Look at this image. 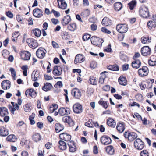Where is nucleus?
Masks as SVG:
<instances>
[{"mask_svg": "<svg viewBox=\"0 0 156 156\" xmlns=\"http://www.w3.org/2000/svg\"><path fill=\"white\" fill-rule=\"evenodd\" d=\"M90 40L93 44L99 47L102 46V44L104 42V40L102 38L94 36H93L91 38Z\"/></svg>", "mask_w": 156, "mask_h": 156, "instance_id": "nucleus-1", "label": "nucleus"}, {"mask_svg": "<svg viewBox=\"0 0 156 156\" xmlns=\"http://www.w3.org/2000/svg\"><path fill=\"white\" fill-rule=\"evenodd\" d=\"M116 29L120 33H125L128 30V25L126 24H119L117 25Z\"/></svg>", "mask_w": 156, "mask_h": 156, "instance_id": "nucleus-2", "label": "nucleus"}, {"mask_svg": "<svg viewBox=\"0 0 156 156\" xmlns=\"http://www.w3.org/2000/svg\"><path fill=\"white\" fill-rule=\"evenodd\" d=\"M140 16L147 18L149 17V12L147 7L143 6L140 9Z\"/></svg>", "mask_w": 156, "mask_h": 156, "instance_id": "nucleus-3", "label": "nucleus"}, {"mask_svg": "<svg viewBox=\"0 0 156 156\" xmlns=\"http://www.w3.org/2000/svg\"><path fill=\"white\" fill-rule=\"evenodd\" d=\"M101 143L103 145H107L112 143V140L108 136L106 135L102 136L100 138Z\"/></svg>", "mask_w": 156, "mask_h": 156, "instance_id": "nucleus-4", "label": "nucleus"}, {"mask_svg": "<svg viewBox=\"0 0 156 156\" xmlns=\"http://www.w3.org/2000/svg\"><path fill=\"white\" fill-rule=\"evenodd\" d=\"M136 148L138 150H142L144 147V143L139 138H137L134 142Z\"/></svg>", "mask_w": 156, "mask_h": 156, "instance_id": "nucleus-5", "label": "nucleus"}, {"mask_svg": "<svg viewBox=\"0 0 156 156\" xmlns=\"http://www.w3.org/2000/svg\"><path fill=\"white\" fill-rule=\"evenodd\" d=\"M73 109L75 113H81L83 110L82 106L79 103H76L73 106Z\"/></svg>", "mask_w": 156, "mask_h": 156, "instance_id": "nucleus-6", "label": "nucleus"}, {"mask_svg": "<svg viewBox=\"0 0 156 156\" xmlns=\"http://www.w3.org/2000/svg\"><path fill=\"white\" fill-rule=\"evenodd\" d=\"M26 42L28 45L33 49H34L38 46L37 41L33 38H28L26 40Z\"/></svg>", "mask_w": 156, "mask_h": 156, "instance_id": "nucleus-7", "label": "nucleus"}, {"mask_svg": "<svg viewBox=\"0 0 156 156\" xmlns=\"http://www.w3.org/2000/svg\"><path fill=\"white\" fill-rule=\"evenodd\" d=\"M138 73L141 77L146 76L148 74V68L146 66H143L141 69L138 70Z\"/></svg>", "mask_w": 156, "mask_h": 156, "instance_id": "nucleus-8", "label": "nucleus"}, {"mask_svg": "<svg viewBox=\"0 0 156 156\" xmlns=\"http://www.w3.org/2000/svg\"><path fill=\"white\" fill-rule=\"evenodd\" d=\"M71 94L75 98L77 99H79L81 95V90L76 88H74L72 90Z\"/></svg>", "mask_w": 156, "mask_h": 156, "instance_id": "nucleus-9", "label": "nucleus"}, {"mask_svg": "<svg viewBox=\"0 0 156 156\" xmlns=\"http://www.w3.org/2000/svg\"><path fill=\"white\" fill-rule=\"evenodd\" d=\"M46 51L42 48H39L37 51L36 54L37 57L39 58H43L45 56Z\"/></svg>", "mask_w": 156, "mask_h": 156, "instance_id": "nucleus-10", "label": "nucleus"}, {"mask_svg": "<svg viewBox=\"0 0 156 156\" xmlns=\"http://www.w3.org/2000/svg\"><path fill=\"white\" fill-rule=\"evenodd\" d=\"M151 50L148 46H145L142 48L141 50V53L143 56H147L150 55Z\"/></svg>", "mask_w": 156, "mask_h": 156, "instance_id": "nucleus-11", "label": "nucleus"}, {"mask_svg": "<svg viewBox=\"0 0 156 156\" xmlns=\"http://www.w3.org/2000/svg\"><path fill=\"white\" fill-rule=\"evenodd\" d=\"M33 14L36 17L40 18L43 15V13L41 10L37 8L33 10Z\"/></svg>", "mask_w": 156, "mask_h": 156, "instance_id": "nucleus-12", "label": "nucleus"}, {"mask_svg": "<svg viewBox=\"0 0 156 156\" xmlns=\"http://www.w3.org/2000/svg\"><path fill=\"white\" fill-rule=\"evenodd\" d=\"M29 94L30 96L33 98H35L37 95V93L35 90L33 88L28 89L25 92V95L27 96Z\"/></svg>", "mask_w": 156, "mask_h": 156, "instance_id": "nucleus-13", "label": "nucleus"}, {"mask_svg": "<svg viewBox=\"0 0 156 156\" xmlns=\"http://www.w3.org/2000/svg\"><path fill=\"white\" fill-rule=\"evenodd\" d=\"M31 54L27 51H24L21 54V57L22 59L24 60H28L30 59Z\"/></svg>", "mask_w": 156, "mask_h": 156, "instance_id": "nucleus-14", "label": "nucleus"}, {"mask_svg": "<svg viewBox=\"0 0 156 156\" xmlns=\"http://www.w3.org/2000/svg\"><path fill=\"white\" fill-rule=\"evenodd\" d=\"M85 59L83 56L81 54L77 55L74 60V63L77 64L78 63H81Z\"/></svg>", "mask_w": 156, "mask_h": 156, "instance_id": "nucleus-15", "label": "nucleus"}, {"mask_svg": "<svg viewBox=\"0 0 156 156\" xmlns=\"http://www.w3.org/2000/svg\"><path fill=\"white\" fill-rule=\"evenodd\" d=\"M2 88L5 90L9 89L10 86V83L8 80L3 81L1 83Z\"/></svg>", "mask_w": 156, "mask_h": 156, "instance_id": "nucleus-16", "label": "nucleus"}, {"mask_svg": "<svg viewBox=\"0 0 156 156\" xmlns=\"http://www.w3.org/2000/svg\"><path fill=\"white\" fill-rule=\"evenodd\" d=\"M76 150V146L73 141L69 140V150L72 152H74Z\"/></svg>", "mask_w": 156, "mask_h": 156, "instance_id": "nucleus-17", "label": "nucleus"}, {"mask_svg": "<svg viewBox=\"0 0 156 156\" xmlns=\"http://www.w3.org/2000/svg\"><path fill=\"white\" fill-rule=\"evenodd\" d=\"M57 1L58 3V5L60 8L64 9L67 8V5L65 1L63 0H57Z\"/></svg>", "mask_w": 156, "mask_h": 156, "instance_id": "nucleus-18", "label": "nucleus"}, {"mask_svg": "<svg viewBox=\"0 0 156 156\" xmlns=\"http://www.w3.org/2000/svg\"><path fill=\"white\" fill-rule=\"evenodd\" d=\"M141 65V62L138 59H134V60L132 63V67L136 69L139 68L140 66Z\"/></svg>", "mask_w": 156, "mask_h": 156, "instance_id": "nucleus-19", "label": "nucleus"}, {"mask_svg": "<svg viewBox=\"0 0 156 156\" xmlns=\"http://www.w3.org/2000/svg\"><path fill=\"white\" fill-rule=\"evenodd\" d=\"M116 129L119 133H122L125 130V127L123 123L122 122H119L117 125Z\"/></svg>", "mask_w": 156, "mask_h": 156, "instance_id": "nucleus-20", "label": "nucleus"}, {"mask_svg": "<svg viewBox=\"0 0 156 156\" xmlns=\"http://www.w3.org/2000/svg\"><path fill=\"white\" fill-rule=\"evenodd\" d=\"M147 25L150 29L154 28L156 26V20L153 19L150 21L147 22Z\"/></svg>", "mask_w": 156, "mask_h": 156, "instance_id": "nucleus-21", "label": "nucleus"}, {"mask_svg": "<svg viewBox=\"0 0 156 156\" xmlns=\"http://www.w3.org/2000/svg\"><path fill=\"white\" fill-rule=\"evenodd\" d=\"M9 114L8 109L5 107H0V115L2 117H4L7 115Z\"/></svg>", "mask_w": 156, "mask_h": 156, "instance_id": "nucleus-22", "label": "nucleus"}, {"mask_svg": "<svg viewBox=\"0 0 156 156\" xmlns=\"http://www.w3.org/2000/svg\"><path fill=\"white\" fill-rule=\"evenodd\" d=\"M137 137V134L135 133L132 132L129 133L128 136H127L129 141H132L136 138Z\"/></svg>", "mask_w": 156, "mask_h": 156, "instance_id": "nucleus-23", "label": "nucleus"}, {"mask_svg": "<svg viewBox=\"0 0 156 156\" xmlns=\"http://www.w3.org/2000/svg\"><path fill=\"white\" fill-rule=\"evenodd\" d=\"M9 134L8 130L5 128L2 127L0 129V136H5Z\"/></svg>", "mask_w": 156, "mask_h": 156, "instance_id": "nucleus-24", "label": "nucleus"}, {"mask_svg": "<svg viewBox=\"0 0 156 156\" xmlns=\"http://www.w3.org/2000/svg\"><path fill=\"white\" fill-rule=\"evenodd\" d=\"M149 65L151 66H153L156 65V57L152 55L151 57L150 60L148 61Z\"/></svg>", "mask_w": 156, "mask_h": 156, "instance_id": "nucleus-25", "label": "nucleus"}, {"mask_svg": "<svg viewBox=\"0 0 156 156\" xmlns=\"http://www.w3.org/2000/svg\"><path fill=\"white\" fill-rule=\"evenodd\" d=\"M107 124L109 126L115 127L116 125L115 121L111 118H109L107 121Z\"/></svg>", "mask_w": 156, "mask_h": 156, "instance_id": "nucleus-26", "label": "nucleus"}, {"mask_svg": "<svg viewBox=\"0 0 156 156\" xmlns=\"http://www.w3.org/2000/svg\"><path fill=\"white\" fill-rule=\"evenodd\" d=\"M99 105H101L105 109L107 108L108 107V104L107 101H105L103 100L102 98H101L98 102Z\"/></svg>", "mask_w": 156, "mask_h": 156, "instance_id": "nucleus-27", "label": "nucleus"}, {"mask_svg": "<svg viewBox=\"0 0 156 156\" xmlns=\"http://www.w3.org/2000/svg\"><path fill=\"white\" fill-rule=\"evenodd\" d=\"M53 73L54 75L56 76H59L62 74L61 71L58 69V67L57 66H54L53 70Z\"/></svg>", "mask_w": 156, "mask_h": 156, "instance_id": "nucleus-28", "label": "nucleus"}, {"mask_svg": "<svg viewBox=\"0 0 156 156\" xmlns=\"http://www.w3.org/2000/svg\"><path fill=\"white\" fill-rule=\"evenodd\" d=\"M55 128L56 132L58 133L63 130L64 127L60 124L57 123L55 126Z\"/></svg>", "mask_w": 156, "mask_h": 156, "instance_id": "nucleus-29", "label": "nucleus"}, {"mask_svg": "<svg viewBox=\"0 0 156 156\" xmlns=\"http://www.w3.org/2000/svg\"><path fill=\"white\" fill-rule=\"evenodd\" d=\"M59 148L60 149L64 150L66 149L67 145L66 143L63 141L60 140L59 141Z\"/></svg>", "mask_w": 156, "mask_h": 156, "instance_id": "nucleus-30", "label": "nucleus"}, {"mask_svg": "<svg viewBox=\"0 0 156 156\" xmlns=\"http://www.w3.org/2000/svg\"><path fill=\"white\" fill-rule=\"evenodd\" d=\"M52 87V86L51 83H45L44 86L42 87V89L44 91H47L50 90Z\"/></svg>", "mask_w": 156, "mask_h": 156, "instance_id": "nucleus-31", "label": "nucleus"}, {"mask_svg": "<svg viewBox=\"0 0 156 156\" xmlns=\"http://www.w3.org/2000/svg\"><path fill=\"white\" fill-rule=\"evenodd\" d=\"M106 151L109 154L112 155L114 154L113 147L111 145L108 146L105 148Z\"/></svg>", "mask_w": 156, "mask_h": 156, "instance_id": "nucleus-32", "label": "nucleus"}, {"mask_svg": "<svg viewBox=\"0 0 156 156\" xmlns=\"http://www.w3.org/2000/svg\"><path fill=\"white\" fill-rule=\"evenodd\" d=\"M6 139L8 141L14 142L16 140L17 138L14 135L11 134L9 135Z\"/></svg>", "mask_w": 156, "mask_h": 156, "instance_id": "nucleus-33", "label": "nucleus"}, {"mask_svg": "<svg viewBox=\"0 0 156 156\" xmlns=\"http://www.w3.org/2000/svg\"><path fill=\"white\" fill-rule=\"evenodd\" d=\"M122 5L120 2H117L114 4V9L116 11H119L122 9Z\"/></svg>", "mask_w": 156, "mask_h": 156, "instance_id": "nucleus-34", "label": "nucleus"}, {"mask_svg": "<svg viewBox=\"0 0 156 156\" xmlns=\"http://www.w3.org/2000/svg\"><path fill=\"white\" fill-rule=\"evenodd\" d=\"M119 84L125 86L126 84V80L124 77L121 76L118 79Z\"/></svg>", "mask_w": 156, "mask_h": 156, "instance_id": "nucleus-35", "label": "nucleus"}, {"mask_svg": "<svg viewBox=\"0 0 156 156\" xmlns=\"http://www.w3.org/2000/svg\"><path fill=\"white\" fill-rule=\"evenodd\" d=\"M32 138L34 141L37 142L41 140V136L39 133H36L33 136Z\"/></svg>", "mask_w": 156, "mask_h": 156, "instance_id": "nucleus-36", "label": "nucleus"}, {"mask_svg": "<svg viewBox=\"0 0 156 156\" xmlns=\"http://www.w3.org/2000/svg\"><path fill=\"white\" fill-rule=\"evenodd\" d=\"M101 23L105 26H107L110 23L109 19L107 17H105L103 19Z\"/></svg>", "mask_w": 156, "mask_h": 156, "instance_id": "nucleus-37", "label": "nucleus"}, {"mask_svg": "<svg viewBox=\"0 0 156 156\" xmlns=\"http://www.w3.org/2000/svg\"><path fill=\"white\" fill-rule=\"evenodd\" d=\"M67 108H61L59 110V113L62 116L66 115L67 113Z\"/></svg>", "mask_w": 156, "mask_h": 156, "instance_id": "nucleus-38", "label": "nucleus"}, {"mask_svg": "<svg viewBox=\"0 0 156 156\" xmlns=\"http://www.w3.org/2000/svg\"><path fill=\"white\" fill-rule=\"evenodd\" d=\"M107 68L109 70L114 71H117L119 69L118 66L116 65L109 66H108Z\"/></svg>", "mask_w": 156, "mask_h": 156, "instance_id": "nucleus-39", "label": "nucleus"}, {"mask_svg": "<svg viewBox=\"0 0 156 156\" xmlns=\"http://www.w3.org/2000/svg\"><path fill=\"white\" fill-rule=\"evenodd\" d=\"M136 2L135 0H133L128 3L129 7L131 10H133V8L136 5Z\"/></svg>", "mask_w": 156, "mask_h": 156, "instance_id": "nucleus-40", "label": "nucleus"}, {"mask_svg": "<svg viewBox=\"0 0 156 156\" xmlns=\"http://www.w3.org/2000/svg\"><path fill=\"white\" fill-rule=\"evenodd\" d=\"M89 82L90 84L94 85H97L98 84L95 78L92 76L90 77Z\"/></svg>", "mask_w": 156, "mask_h": 156, "instance_id": "nucleus-41", "label": "nucleus"}, {"mask_svg": "<svg viewBox=\"0 0 156 156\" xmlns=\"http://www.w3.org/2000/svg\"><path fill=\"white\" fill-rule=\"evenodd\" d=\"M60 139L66 141H68V135L67 134L62 133L59 135Z\"/></svg>", "mask_w": 156, "mask_h": 156, "instance_id": "nucleus-42", "label": "nucleus"}, {"mask_svg": "<svg viewBox=\"0 0 156 156\" xmlns=\"http://www.w3.org/2000/svg\"><path fill=\"white\" fill-rule=\"evenodd\" d=\"M32 32L35 35L38 37L40 36L41 34V33L40 30L38 29H35L32 30Z\"/></svg>", "mask_w": 156, "mask_h": 156, "instance_id": "nucleus-43", "label": "nucleus"}, {"mask_svg": "<svg viewBox=\"0 0 156 156\" xmlns=\"http://www.w3.org/2000/svg\"><path fill=\"white\" fill-rule=\"evenodd\" d=\"M62 23L63 26H66L68 24V15L64 17L62 19Z\"/></svg>", "mask_w": 156, "mask_h": 156, "instance_id": "nucleus-44", "label": "nucleus"}, {"mask_svg": "<svg viewBox=\"0 0 156 156\" xmlns=\"http://www.w3.org/2000/svg\"><path fill=\"white\" fill-rule=\"evenodd\" d=\"M141 42L143 44H145L147 43H150L151 42V39H149L148 37H142L141 38Z\"/></svg>", "mask_w": 156, "mask_h": 156, "instance_id": "nucleus-45", "label": "nucleus"}, {"mask_svg": "<svg viewBox=\"0 0 156 156\" xmlns=\"http://www.w3.org/2000/svg\"><path fill=\"white\" fill-rule=\"evenodd\" d=\"M22 69L23 70V74L25 76H27V72L28 69V66L27 65H24L22 66L21 67Z\"/></svg>", "mask_w": 156, "mask_h": 156, "instance_id": "nucleus-46", "label": "nucleus"}, {"mask_svg": "<svg viewBox=\"0 0 156 156\" xmlns=\"http://www.w3.org/2000/svg\"><path fill=\"white\" fill-rule=\"evenodd\" d=\"M39 77V73L38 71H36L34 76V77L33 75H32V80L33 81H36L38 79V78Z\"/></svg>", "mask_w": 156, "mask_h": 156, "instance_id": "nucleus-47", "label": "nucleus"}, {"mask_svg": "<svg viewBox=\"0 0 156 156\" xmlns=\"http://www.w3.org/2000/svg\"><path fill=\"white\" fill-rule=\"evenodd\" d=\"M76 28V26L75 23L71 24L69 25V30L71 31H74Z\"/></svg>", "mask_w": 156, "mask_h": 156, "instance_id": "nucleus-48", "label": "nucleus"}, {"mask_svg": "<svg viewBox=\"0 0 156 156\" xmlns=\"http://www.w3.org/2000/svg\"><path fill=\"white\" fill-rule=\"evenodd\" d=\"M85 125L88 127H93L92 119H90L87 122L85 123Z\"/></svg>", "mask_w": 156, "mask_h": 156, "instance_id": "nucleus-49", "label": "nucleus"}, {"mask_svg": "<svg viewBox=\"0 0 156 156\" xmlns=\"http://www.w3.org/2000/svg\"><path fill=\"white\" fill-rule=\"evenodd\" d=\"M97 65V63L96 62L94 61H92L90 63V67L93 69L95 68Z\"/></svg>", "mask_w": 156, "mask_h": 156, "instance_id": "nucleus-50", "label": "nucleus"}, {"mask_svg": "<svg viewBox=\"0 0 156 156\" xmlns=\"http://www.w3.org/2000/svg\"><path fill=\"white\" fill-rule=\"evenodd\" d=\"M90 37V35L87 34H85L83 36L82 38L83 41H86L89 39Z\"/></svg>", "mask_w": 156, "mask_h": 156, "instance_id": "nucleus-51", "label": "nucleus"}, {"mask_svg": "<svg viewBox=\"0 0 156 156\" xmlns=\"http://www.w3.org/2000/svg\"><path fill=\"white\" fill-rule=\"evenodd\" d=\"M51 13H53L54 16L56 17H58L60 16V12L54 9H52L51 11Z\"/></svg>", "mask_w": 156, "mask_h": 156, "instance_id": "nucleus-52", "label": "nucleus"}, {"mask_svg": "<svg viewBox=\"0 0 156 156\" xmlns=\"http://www.w3.org/2000/svg\"><path fill=\"white\" fill-rule=\"evenodd\" d=\"M24 109L25 111L27 112H29L30 110V104H26L24 106Z\"/></svg>", "mask_w": 156, "mask_h": 156, "instance_id": "nucleus-53", "label": "nucleus"}, {"mask_svg": "<svg viewBox=\"0 0 156 156\" xmlns=\"http://www.w3.org/2000/svg\"><path fill=\"white\" fill-rule=\"evenodd\" d=\"M63 86L62 83L61 81H58L56 84L54 85V87L56 88H61Z\"/></svg>", "mask_w": 156, "mask_h": 156, "instance_id": "nucleus-54", "label": "nucleus"}, {"mask_svg": "<svg viewBox=\"0 0 156 156\" xmlns=\"http://www.w3.org/2000/svg\"><path fill=\"white\" fill-rule=\"evenodd\" d=\"M13 108L12 109V112L13 113L16 110H18L19 108V106L17 103L14 104L13 106Z\"/></svg>", "mask_w": 156, "mask_h": 156, "instance_id": "nucleus-55", "label": "nucleus"}, {"mask_svg": "<svg viewBox=\"0 0 156 156\" xmlns=\"http://www.w3.org/2000/svg\"><path fill=\"white\" fill-rule=\"evenodd\" d=\"M9 70L11 72L12 76L13 78H15L16 75V72L15 69L12 68H10Z\"/></svg>", "mask_w": 156, "mask_h": 156, "instance_id": "nucleus-56", "label": "nucleus"}, {"mask_svg": "<svg viewBox=\"0 0 156 156\" xmlns=\"http://www.w3.org/2000/svg\"><path fill=\"white\" fill-rule=\"evenodd\" d=\"M141 156H148L149 154L147 151L146 150L142 151L140 153Z\"/></svg>", "mask_w": 156, "mask_h": 156, "instance_id": "nucleus-57", "label": "nucleus"}, {"mask_svg": "<svg viewBox=\"0 0 156 156\" xmlns=\"http://www.w3.org/2000/svg\"><path fill=\"white\" fill-rule=\"evenodd\" d=\"M74 125V121L69 116V127H72Z\"/></svg>", "mask_w": 156, "mask_h": 156, "instance_id": "nucleus-58", "label": "nucleus"}, {"mask_svg": "<svg viewBox=\"0 0 156 156\" xmlns=\"http://www.w3.org/2000/svg\"><path fill=\"white\" fill-rule=\"evenodd\" d=\"M8 53V51L6 50H4L2 52V55L5 58H7Z\"/></svg>", "mask_w": 156, "mask_h": 156, "instance_id": "nucleus-59", "label": "nucleus"}, {"mask_svg": "<svg viewBox=\"0 0 156 156\" xmlns=\"http://www.w3.org/2000/svg\"><path fill=\"white\" fill-rule=\"evenodd\" d=\"M16 19L18 22L21 23H22L23 21L22 17L19 15H17L16 16Z\"/></svg>", "mask_w": 156, "mask_h": 156, "instance_id": "nucleus-60", "label": "nucleus"}, {"mask_svg": "<svg viewBox=\"0 0 156 156\" xmlns=\"http://www.w3.org/2000/svg\"><path fill=\"white\" fill-rule=\"evenodd\" d=\"M101 31L103 32H105L108 34H109L111 33V32L110 31L105 27H102L101 28Z\"/></svg>", "mask_w": 156, "mask_h": 156, "instance_id": "nucleus-61", "label": "nucleus"}, {"mask_svg": "<svg viewBox=\"0 0 156 156\" xmlns=\"http://www.w3.org/2000/svg\"><path fill=\"white\" fill-rule=\"evenodd\" d=\"M51 21L52 23L55 25L57 24L59 22L58 19L54 18L51 19Z\"/></svg>", "mask_w": 156, "mask_h": 156, "instance_id": "nucleus-62", "label": "nucleus"}, {"mask_svg": "<svg viewBox=\"0 0 156 156\" xmlns=\"http://www.w3.org/2000/svg\"><path fill=\"white\" fill-rule=\"evenodd\" d=\"M104 51L107 52H111L112 51L111 48V44H109L108 47L104 50Z\"/></svg>", "mask_w": 156, "mask_h": 156, "instance_id": "nucleus-63", "label": "nucleus"}, {"mask_svg": "<svg viewBox=\"0 0 156 156\" xmlns=\"http://www.w3.org/2000/svg\"><path fill=\"white\" fill-rule=\"evenodd\" d=\"M106 76L105 75L104 76H101L99 78V83L103 84L104 83V79L105 78Z\"/></svg>", "mask_w": 156, "mask_h": 156, "instance_id": "nucleus-64", "label": "nucleus"}]
</instances>
